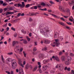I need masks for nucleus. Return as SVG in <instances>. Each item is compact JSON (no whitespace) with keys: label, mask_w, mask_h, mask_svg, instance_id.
I'll use <instances>...</instances> for the list:
<instances>
[{"label":"nucleus","mask_w":74,"mask_h":74,"mask_svg":"<svg viewBox=\"0 0 74 74\" xmlns=\"http://www.w3.org/2000/svg\"><path fill=\"white\" fill-rule=\"evenodd\" d=\"M34 61H35V60H34V58L32 59V61L33 62H34Z\"/></svg>","instance_id":"obj_62"},{"label":"nucleus","mask_w":74,"mask_h":74,"mask_svg":"<svg viewBox=\"0 0 74 74\" xmlns=\"http://www.w3.org/2000/svg\"><path fill=\"white\" fill-rule=\"evenodd\" d=\"M30 6V4H27L25 5V7L26 8H28V7H29Z\"/></svg>","instance_id":"obj_33"},{"label":"nucleus","mask_w":74,"mask_h":74,"mask_svg":"<svg viewBox=\"0 0 74 74\" xmlns=\"http://www.w3.org/2000/svg\"><path fill=\"white\" fill-rule=\"evenodd\" d=\"M23 43H24L25 44H26L27 43V41L26 40H24L23 42Z\"/></svg>","instance_id":"obj_27"},{"label":"nucleus","mask_w":74,"mask_h":74,"mask_svg":"<svg viewBox=\"0 0 74 74\" xmlns=\"http://www.w3.org/2000/svg\"><path fill=\"white\" fill-rule=\"evenodd\" d=\"M7 24H6L5 25H2V26L3 27H7Z\"/></svg>","instance_id":"obj_51"},{"label":"nucleus","mask_w":74,"mask_h":74,"mask_svg":"<svg viewBox=\"0 0 74 74\" xmlns=\"http://www.w3.org/2000/svg\"><path fill=\"white\" fill-rule=\"evenodd\" d=\"M49 2H50V4H55V3H53L52 1H50Z\"/></svg>","instance_id":"obj_39"},{"label":"nucleus","mask_w":74,"mask_h":74,"mask_svg":"<svg viewBox=\"0 0 74 74\" xmlns=\"http://www.w3.org/2000/svg\"><path fill=\"white\" fill-rule=\"evenodd\" d=\"M23 54L25 57H26V54L25 53V52L24 51H23Z\"/></svg>","instance_id":"obj_42"},{"label":"nucleus","mask_w":74,"mask_h":74,"mask_svg":"<svg viewBox=\"0 0 74 74\" xmlns=\"http://www.w3.org/2000/svg\"><path fill=\"white\" fill-rule=\"evenodd\" d=\"M61 60L62 62H64L66 60V58L64 56H62L61 58Z\"/></svg>","instance_id":"obj_10"},{"label":"nucleus","mask_w":74,"mask_h":74,"mask_svg":"<svg viewBox=\"0 0 74 74\" xmlns=\"http://www.w3.org/2000/svg\"><path fill=\"white\" fill-rule=\"evenodd\" d=\"M67 60L68 61H71V57H68L67 58Z\"/></svg>","instance_id":"obj_18"},{"label":"nucleus","mask_w":74,"mask_h":74,"mask_svg":"<svg viewBox=\"0 0 74 74\" xmlns=\"http://www.w3.org/2000/svg\"><path fill=\"white\" fill-rule=\"evenodd\" d=\"M49 62V59H48L47 60H45L43 61V63L44 64H46L47 63H48Z\"/></svg>","instance_id":"obj_11"},{"label":"nucleus","mask_w":74,"mask_h":74,"mask_svg":"<svg viewBox=\"0 0 74 74\" xmlns=\"http://www.w3.org/2000/svg\"><path fill=\"white\" fill-rule=\"evenodd\" d=\"M26 38H27V40L28 41V42L30 41V38H29V37H28V36H27Z\"/></svg>","instance_id":"obj_25"},{"label":"nucleus","mask_w":74,"mask_h":74,"mask_svg":"<svg viewBox=\"0 0 74 74\" xmlns=\"http://www.w3.org/2000/svg\"><path fill=\"white\" fill-rule=\"evenodd\" d=\"M19 74H23V69L20 68L19 69Z\"/></svg>","instance_id":"obj_9"},{"label":"nucleus","mask_w":74,"mask_h":74,"mask_svg":"<svg viewBox=\"0 0 74 74\" xmlns=\"http://www.w3.org/2000/svg\"><path fill=\"white\" fill-rule=\"evenodd\" d=\"M33 21V19H32V18H30L29 19V22H32Z\"/></svg>","instance_id":"obj_46"},{"label":"nucleus","mask_w":74,"mask_h":74,"mask_svg":"<svg viewBox=\"0 0 74 74\" xmlns=\"http://www.w3.org/2000/svg\"><path fill=\"white\" fill-rule=\"evenodd\" d=\"M29 14L30 16H34V15H35V13H29Z\"/></svg>","instance_id":"obj_26"},{"label":"nucleus","mask_w":74,"mask_h":74,"mask_svg":"<svg viewBox=\"0 0 74 74\" xmlns=\"http://www.w3.org/2000/svg\"><path fill=\"white\" fill-rule=\"evenodd\" d=\"M55 41H56V42H54L53 43V44L55 45H51V46L53 47H55V45H56V47H59V45H60V43L59 42H58V41H59V40L56 39L55 40Z\"/></svg>","instance_id":"obj_3"},{"label":"nucleus","mask_w":74,"mask_h":74,"mask_svg":"<svg viewBox=\"0 0 74 74\" xmlns=\"http://www.w3.org/2000/svg\"><path fill=\"white\" fill-rule=\"evenodd\" d=\"M33 51H37V49H36V47L34 48L33 49Z\"/></svg>","instance_id":"obj_52"},{"label":"nucleus","mask_w":74,"mask_h":74,"mask_svg":"<svg viewBox=\"0 0 74 74\" xmlns=\"http://www.w3.org/2000/svg\"><path fill=\"white\" fill-rule=\"evenodd\" d=\"M67 12H69V14H70V10L68 9L67 10Z\"/></svg>","instance_id":"obj_60"},{"label":"nucleus","mask_w":74,"mask_h":74,"mask_svg":"<svg viewBox=\"0 0 74 74\" xmlns=\"http://www.w3.org/2000/svg\"><path fill=\"white\" fill-rule=\"evenodd\" d=\"M40 33H42L43 35L47 36L48 32H49V28L47 27H45L44 28H42V27H41V28L40 29Z\"/></svg>","instance_id":"obj_1"},{"label":"nucleus","mask_w":74,"mask_h":74,"mask_svg":"<svg viewBox=\"0 0 74 74\" xmlns=\"http://www.w3.org/2000/svg\"><path fill=\"white\" fill-rule=\"evenodd\" d=\"M64 63L66 65H69L70 64V61L67 60V61H65Z\"/></svg>","instance_id":"obj_12"},{"label":"nucleus","mask_w":74,"mask_h":74,"mask_svg":"<svg viewBox=\"0 0 74 74\" xmlns=\"http://www.w3.org/2000/svg\"><path fill=\"white\" fill-rule=\"evenodd\" d=\"M59 24H60V25H62V26H65V24H64V23H62V22H59Z\"/></svg>","instance_id":"obj_20"},{"label":"nucleus","mask_w":74,"mask_h":74,"mask_svg":"<svg viewBox=\"0 0 74 74\" xmlns=\"http://www.w3.org/2000/svg\"><path fill=\"white\" fill-rule=\"evenodd\" d=\"M4 29L3 28H2V30H1V29L0 30V31H1V32H3V31H4Z\"/></svg>","instance_id":"obj_53"},{"label":"nucleus","mask_w":74,"mask_h":74,"mask_svg":"<svg viewBox=\"0 0 74 74\" xmlns=\"http://www.w3.org/2000/svg\"><path fill=\"white\" fill-rule=\"evenodd\" d=\"M6 73H7V74H10V72H9V71H6Z\"/></svg>","instance_id":"obj_61"},{"label":"nucleus","mask_w":74,"mask_h":74,"mask_svg":"<svg viewBox=\"0 0 74 74\" xmlns=\"http://www.w3.org/2000/svg\"><path fill=\"white\" fill-rule=\"evenodd\" d=\"M10 58H8L7 59V61L9 62H10Z\"/></svg>","instance_id":"obj_55"},{"label":"nucleus","mask_w":74,"mask_h":74,"mask_svg":"<svg viewBox=\"0 0 74 74\" xmlns=\"http://www.w3.org/2000/svg\"><path fill=\"white\" fill-rule=\"evenodd\" d=\"M37 42H34V45H37Z\"/></svg>","instance_id":"obj_64"},{"label":"nucleus","mask_w":74,"mask_h":74,"mask_svg":"<svg viewBox=\"0 0 74 74\" xmlns=\"http://www.w3.org/2000/svg\"><path fill=\"white\" fill-rule=\"evenodd\" d=\"M14 7H10L9 8V10H14Z\"/></svg>","instance_id":"obj_19"},{"label":"nucleus","mask_w":74,"mask_h":74,"mask_svg":"<svg viewBox=\"0 0 74 74\" xmlns=\"http://www.w3.org/2000/svg\"><path fill=\"white\" fill-rule=\"evenodd\" d=\"M42 68L43 71H45L47 69V67L46 66H43Z\"/></svg>","instance_id":"obj_14"},{"label":"nucleus","mask_w":74,"mask_h":74,"mask_svg":"<svg viewBox=\"0 0 74 74\" xmlns=\"http://www.w3.org/2000/svg\"><path fill=\"white\" fill-rule=\"evenodd\" d=\"M52 58L53 59H55L56 61H57V62H59L60 61V59H59V58H58V57L57 56H53L52 57Z\"/></svg>","instance_id":"obj_8"},{"label":"nucleus","mask_w":74,"mask_h":74,"mask_svg":"<svg viewBox=\"0 0 74 74\" xmlns=\"http://www.w3.org/2000/svg\"><path fill=\"white\" fill-rule=\"evenodd\" d=\"M47 11L48 12H52V10H47Z\"/></svg>","instance_id":"obj_56"},{"label":"nucleus","mask_w":74,"mask_h":74,"mask_svg":"<svg viewBox=\"0 0 74 74\" xmlns=\"http://www.w3.org/2000/svg\"><path fill=\"white\" fill-rule=\"evenodd\" d=\"M71 74H74V71L73 70H71Z\"/></svg>","instance_id":"obj_58"},{"label":"nucleus","mask_w":74,"mask_h":74,"mask_svg":"<svg viewBox=\"0 0 74 74\" xmlns=\"http://www.w3.org/2000/svg\"><path fill=\"white\" fill-rule=\"evenodd\" d=\"M58 33H55L54 35L55 38H56L57 37H58Z\"/></svg>","instance_id":"obj_22"},{"label":"nucleus","mask_w":74,"mask_h":74,"mask_svg":"<svg viewBox=\"0 0 74 74\" xmlns=\"http://www.w3.org/2000/svg\"><path fill=\"white\" fill-rule=\"evenodd\" d=\"M17 59L18 60V63L19 65L22 67H24V66H23V64L22 63V61L21 60V59L19 58Z\"/></svg>","instance_id":"obj_5"},{"label":"nucleus","mask_w":74,"mask_h":74,"mask_svg":"<svg viewBox=\"0 0 74 74\" xmlns=\"http://www.w3.org/2000/svg\"><path fill=\"white\" fill-rule=\"evenodd\" d=\"M41 5H42V6H45L46 4H45V3H42L41 4Z\"/></svg>","instance_id":"obj_32"},{"label":"nucleus","mask_w":74,"mask_h":74,"mask_svg":"<svg viewBox=\"0 0 74 74\" xmlns=\"http://www.w3.org/2000/svg\"><path fill=\"white\" fill-rule=\"evenodd\" d=\"M11 30H13V31H14V32L15 31V28H14L13 27H12L11 28Z\"/></svg>","instance_id":"obj_34"},{"label":"nucleus","mask_w":74,"mask_h":74,"mask_svg":"<svg viewBox=\"0 0 74 74\" xmlns=\"http://www.w3.org/2000/svg\"><path fill=\"white\" fill-rule=\"evenodd\" d=\"M38 70L40 73H42V70H41V69H38Z\"/></svg>","instance_id":"obj_41"},{"label":"nucleus","mask_w":74,"mask_h":74,"mask_svg":"<svg viewBox=\"0 0 74 74\" xmlns=\"http://www.w3.org/2000/svg\"><path fill=\"white\" fill-rule=\"evenodd\" d=\"M34 9L37 10V6H34Z\"/></svg>","instance_id":"obj_44"},{"label":"nucleus","mask_w":74,"mask_h":74,"mask_svg":"<svg viewBox=\"0 0 74 74\" xmlns=\"http://www.w3.org/2000/svg\"><path fill=\"white\" fill-rule=\"evenodd\" d=\"M51 15H52V16H53V17H54L55 18H57V19H59V18H60L58 16H56L53 14H51Z\"/></svg>","instance_id":"obj_16"},{"label":"nucleus","mask_w":74,"mask_h":74,"mask_svg":"<svg viewBox=\"0 0 74 74\" xmlns=\"http://www.w3.org/2000/svg\"><path fill=\"white\" fill-rule=\"evenodd\" d=\"M37 66H36L34 68L33 71H36V70H37Z\"/></svg>","instance_id":"obj_30"},{"label":"nucleus","mask_w":74,"mask_h":74,"mask_svg":"<svg viewBox=\"0 0 74 74\" xmlns=\"http://www.w3.org/2000/svg\"><path fill=\"white\" fill-rule=\"evenodd\" d=\"M66 29H69V30H71V28L70 27L66 26Z\"/></svg>","instance_id":"obj_36"},{"label":"nucleus","mask_w":74,"mask_h":74,"mask_svg":"<svg viewBox=\"0 0 74 74\" xmlns=\"http://www.w3.org/2000/svg\"><path fill=\"white\" fill-rule=\"evenodd\" d=\"M58 68L59 69L60 71H62L63 70V65L60 64L58 65Z\"/></svg>","instance_id":"obj_6"},{"label":"nucleus","mask_w":74,"mask_h":74,"mask_svg":"<svg viewBox=\"0 0 74 74\" xmlns=\"http://www.w3.org/2000/svg\"><path fill=\"white\" fill-rule=\"evenodd\" d=\"M39 57L40 58H42L43 57V54H39Z\"/></svg>","instance_id":"obj_28"},{"label":"nucleus","mask_w":74,"mask_h":74,"mask_svg":"<svg viewBox=\"0 0 74 74\" xmlns=\"http://www.w3.org/2000/svg\"><path fill=\"white\" fill-rule=\"evenodd\" d=\"M70 56H74V54L72 53H70Z\"/></svg>","instance_id":"obj_38"},{"label":"nucleus","mask_w":74,"mask_h":74,"mask_svg":"<svg viewBox=\"0 0 74 74\" xmlns=\"http://www.w3.org/2000/svg\"><path fill=\"white\" fill-rule=\"evenodd\" d=\"M45 44H49L50 43V41L47 40H45Z\"/></svg>","instance_id":"obj_15"},{"label":"nucleus","mask_w":74,"mask_h":74,"mask_svg":"<svg viewBox=\"0 0 74 74\" xmlns=\"http://www.w3.org/2000/svg\"><path fill=\"white\" fill-rule=\"evenodd\" d=\"M22 4L21 3H16L14 5V6L16 7H21V8H23L25 6V2H22Z\"/></svg>","instance_id":"obj_2"},{"label":"nucleus","mask_w":74,"mask_h":74,"mask_svg":"<svg viewBox=\"0 0 74 74\" xmlns=\"http://www.w3.org/2000/svg\"><path fill=\"white\" fill-rule=\"evenodd\" d=\"M3 12V9H0V13H1Z\"/></svg>","instance_id":"obj_57"},{"label":"nucleus","mask_w":74,"mask_h":74,"mask_svg":"<svg viewBox=\"0 0 74 74\" xmlns=\"http://www.w3.org/2000/svg\"><path fill=\"white\" fill-rule=\"evenodd\" d=\"M10 74H14V71H11Z\"/></svg>","instance_id":"obj_48"},{"label":"nucleus","mask_w":74,"mask_h":74,"mask_svg":"<svg viewBox=\"0 0 74 74\" xmlns=\"http://www.w3.org/2000/svg\"><path fill=\"white\" fill-rule=\"evenodd\" d=\"M2 5L3 6H6V5H7V3L5 2Z\"/></svg>","instance_id":"obj_29"},{"label":"nucleus","mask_w":74,"mask_h":74,"mask_svg":"<svg viewBox=\"0 0 74 74\" xmlns=\"http://www.w3.org/2000/svg\"><path fill=\"white\" fill-rule=\"evenodd\" d=\"M71 70V69H70V68H68L67 69V70L68 71H70Z\"/></svg>","instance_id":"obj_50"},{"label":"nucleus","mask_w":74,"mask_h":74,"mask_svg":"<svg viewBox=\"0 0 74 74\" xmlns=\"http://www.w3.org/2000/svg\"><path fill=\"white\" fill-rule=\"evenodd\" d=\"M39 10H42V11H47V8H45V9H40Z\"/></svg>","instance_id":"obj_24"},{"label":"nucleus","mask_w":74,"mask_h":74,"mask_svg":"<svg viewBox=\"0 0 74 74\" xmlns=\"http://www.w3.org/2000/svg\"><path fill=\"white\" fill-rule=\"evenodd\" d=\"M21 32L24 34H26V32L25 31V30H24L23 29H22L21 31Z\"/></svg>","instance_id":"obj_23"},{"label":"nucleus","mask_w":74,"mask_h":74,"mask_svg":"<svg viewBox=\"0 0 74 74\" xmlns=\"http://www.w3.org/2000/svg\"><path fill=\"white\" fill-rule=\"evenodd\" d=\"M47 50V48L46 47H45L44 48H43L42 49V51H46V50Z\"/></svg>","instance_id":"obj_21"},{"label":"nucleus","mask_w":74,"mask_h":74,"mask_svg":"<svg viewBox=\"0 0 74 74\" xmlns=\"http://www.w3.org/2000/svg\"><path fill=\"white\" fill-rule=\"evenodd\" d=\"M17 64L16 62H14L12 64V68L13 69H15L16 67Z\"/></svg>","instance_id":"obj_4"},{"label":"nucleus","mask_w":74,"mask_h":74,"mask_svg":"<svg viewBox=\"0 0 74 74\" xmlns=\"http://www.w3.org/2000/svg\"><path fill=\"white\" fill-rule=\"evenodd\" d=\"M8 25V26H11V25H12V24H11V23H9Z\"/></svg>","instance_id":"obj_63"},{"label":"nucleus","mask_w":74,"mask_h":74,"mask_svg":"<svg viewBox=\"0 0 74 74\" xmlns=\"http://www.w3.org/2000/svg\"><path fill=\"white\" fill-rule=\"evenodd\" d=\"M62 54H63V52H60L59 53V55L60 56V55H62Z\"/></svg>","instance_id":"obj_43"},{"label":"nucleus","mask_w":74,"mask_h":74,"mask_svg":"<svg viewBox=\"0 0 74 74\" xmlns=\"http://www.w3.org/2000/svg\"><path fill=\"white\" fill-rule=\"evenodd\" d=\"M1 59L2 62H3V63H5V61H4V58H3V55L1 56Z\"/></svg>","instance_id":"obj_17"},{"label":"nucleus","mask_w":74,"mask_h":74,"mask_svg":"<svg viewBox=\"0 0 74 74\" xmlns=\"http://www.w3.org/2000/svg\"><path fill=\"white\" fill-rule=\"evenodd\" d=\"M60 19H61V20H62V21H65L64 19L63 18V17H62V18H60Z\"/></svg>","instance_id":"obj_54"},{"label":"nucleus","mask_w":74,"mask_h":74,"mask_svg":"<svg viewBox=\"0 0 74 74\" xmlns=\"http://www.w3.org/2000/svg\"><path fill=\"white\" fill-rule=\"evenodd\" d=\"M0 3H1V4H3V3H4V1H3L0 0Z\"/></svg>","instance_id":"obj_35"},{"label":"nucleus","mask_w":74,"mask_h":74,"mask_svg":"<svg viewBox=\"0 0 74 74\" xmlns=\"http://www.w3.org/2000/svg\"><path fill=\"white\" fill-rule=\"evenodd\" d=\"M12 54H13L12 52H10L7 53V55H12Z\"/></svg>","instance_id":"obj_31"},{"label":"nucleus","mask_w":74,"mask_h":74,"mask_svg":"<svg viewBox=\"0 0 74 74\" xmlns=\"http://www.w3.org/2000/svg\"><path fill=\"white\" fill-rule=\"evenodd\" d=\"M23 51V48H21L20 49V52H22Z\"/></svg>","instance_id":"obj_45"},{"label":"nucleus","mask_w":74,"mask_h":74,"mask_svg":"<svg viewBox=\"0 0 74 74\" xmlns=\"http://www.w3.org/2000/svg\"><path fill=\"white\" fill-rule=\"evenodd\" d=\"M26 64V61H24L23 62V65H25Z\"/></svg>","instance_id":"obj_59"},{"label":"nucleus","mask_w":74,"mask_h":74,"mask_svg":"<svg viewBox=\"0 0 74 74\" xmlns=\"http://www.w3.org/2000/svg\"><path fill=\"white\" fill-rule=\"evenodd\" d=\"M66 23L67 24H68V25H71L72 24H71V23H70V22L69 23H68L67 22H66Z\"/></svg>","instance_id":"obj_49"},{"label":"nucleus","mask_w":74,"mask_h":74,"mask_svg":"<svg viewBox=\"0 0 74 74\" xmlns=\"http://www.w3.org/2000/svg\"><path fill=\"white\" fill-rule=\"evenodd\" d=\"M17 36V34L15 33L14 34V37H16V36Z\"/></svg>","instance_id":"obj_47"},{"label":"nucleus","mask_w":74,"mask_h":74,"mask_svg":"<svg viewBox=\"0 0 74 74\" xmlns=\"http://www.w3.org/2000/svg\"><path fill=\"white\" fill-rule=\"evenodd\" d=\"M59 10L61 11H62V12H64L65 11L64 9L62 7V6H59Z\"/></svg>","instance_id":"obj_7"},{"label":"nucleus","mask_w":74,"mask_h":74,"mask_svg":"<svg viewBox=\"0 0 74 74\" xmlns=\"http://www.w3.org/2000/svg\"><path fill=\"white\" fill-rule=\"evenodd\" d=\"M21 16V14L20 13H19L17 15V16L19 17V16Z\"/></svg>","instance_id":"obj_37"},{"label":"nucleus","mask_w":74,"mask_h":74,"mask_svg":"<svg viewBox=\"0 0 74 74\" xmlns=\"http://www.w3.org/2000/svg\"><path fill=\"white\" fill-rule=\"evenodd\" d=\"M18 42L17 41H14L13 42V43H12L13 46H15V45L16 44H18Z\"/></svg>","instance_id":"obj_13"},{"label":"nucleus","mask_w":74,"mask_h":74,"mask_svg":"<svg viewBox=\"0 0 74 74\" xmlns=\"http://www.w3.org/2000/svg\"><path fill=\"white\" fill-rule=\"evenodd\" d=\"M8 14L9 15H10L11 14V12H8L6 14V15L7 16V15H8Z\"/></svg>","instance_id":"obj_40"}]
</instances>
